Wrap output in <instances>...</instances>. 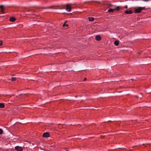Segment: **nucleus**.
Instances as JSON below:
<instances>
[{"label": "nucleus", "instance_id": "nucleus-7", "mask_svg": "<svg viewBox=\"0 0 151 151\" xmlns=\"http://www.w3.org/2000/svg\"><path fill=\"white\" fill-rule=\"evenodd\" d=\"M125 12L127 14H130L133 13V12L130 10H126Z\"/></svg>", "mask_w": 151, "mask_h": 151}, {"label": "nucleus", "instance_id": "nucleus-14", "mask_svg": "<svg viewBox=\"0 0 151 151\" xmlns=\"http://www.w3.org/2000/svg\"><path fill=\"white\" fill-rule=\"evenodd\" d=\"M4 105L3 103H0V108H3L4 107Z\"/></svg>", "mask_w": 151, "mask_h": 151}, {"label": "nucleus", "instance_id": "nucleus-3", "mask_svg": "<svg viewBox=\"0 0 151 151\" xmlns=\"http://www.w3.org/2000/svg\"><path fill=\"white\" fill-rule=\"evenodd\" d=\"M15 149L17 151H22L23 150V148L19 146H16Z\"/></svg>", "mask_w": 151, "mask_h": 151}, {"label": "nucleus", "instance_id": "nucleus-2", "mask_svg": "<svg viewBox=\"0 0 151 151\" xmlns=\"http://www.w3.org/2000/svg\"><path fill=\"white\" fill-rule=\"evenodd\" d=\"M72 7L71 4H68L67 5L66 9L67 11L70 12L71 11Z\"/></svg>", "mask_w": 151, "mask_h": 151}, {"label": "nucleus", "instance_id": "nucleus-6", "mask_svg": "<svg viewBox=\"0 0 151 151\" xmlns=\"http://www.w3.org/2000/svg\"><path fill=\"white\" fill-rule=\"evenodd\" d=\"M96 39L98 41H99L101 39V37L100 35H98L96 37Z\"/></svg>", "mask_w": 151, "mask_h": 151}, {"label": "nucleus", "instance_id": "nucleus-10", "mask_svg": "<svg viewBox=\"0 0 151 151\" xmlns=\"http://www.w3.org/2000/svg\"><path fill=\"white\" fill-rule=\"evenodd\" d=\"M121 8H122L121 7H120V6H115V10H116L117 11H119Z\"/></svg>", "mask_w": 151, "mask_h": 151}, {"label": "nucleus", "instance_id": "nucleus-1", "mask_svg": "<svg viewBox=\"0 0 151 151\" xmlns=\"http://www.w3.org/2000/svg\"><path fill=\"white\" fill-rule=\"evenodd\" d=\"M146 8L145 7H137L135 8L134 12L135 13H140L141 11L143 10H145Z\"/></svg>", "mask_w": 151, "mask_h": 151}, {"label": "nucleus", "instance_id": "nucleus-12", "mask_svg": "<svg viewBox=\"0 0 151 151\" xmlns=\"http://www.w3.org/2000/svg\"><path fill=\"white\" fill-rule=\"evenodd\" d=\"M114 44L116 46L118 45L119 44V42L118 41H115L114 42Z\"/></svg>", "mask_w": 151, "mask_h": 151}, {"label": "nucleus", "instance_id": "nucleus-9", "mask_svg": "<svg viewBox=\"0 0 151 151\" xmlns=\"http://www.w3.org/2000/svg\"><path fill=\"white\" fill-rule=\"evenodd\" d=\"M4 6L3 5H0V8L1 9V13L3 14L4 13V10L3 9Z\"/></svg>", "mask_w": 151, "mask_h": 151}, {"label": "nucleus", "instance_id": "nucleus-11", "mask_svg": "<svg viewBox=\"0 0 151 151\" xmlns=\"http://www.w3.org/2000/svg\"><path fill=\"white\" fill-rule=\"evenodd\" d=\"M15 20V19L14 17H12L10 19V21L12 22H14Z\"/></svg>", "mask_w": 151, "mask_h": 151}, {"label": "nucleus", "instance_id": "nucleus-13", "mask_svg": "<svg viewBox=\"0 0 151 151\" xmlns=\"http://www.w3.org/2000/svg\"><path fill=\"white\" fill-rule=\"evenodd\" d=\"M88 20L92 22L94 21V18L93 17H89Z\"/></svg>", "mask_w": 151, "mask_h": 151}, {"label": "nucleus", "instance_id": "nucleus-22", "mask_svg": "<svg viewBox=\"0 0 151 151\" xmlns=\"http://www.w3.org/2000/svg\"><path fill=\"white\" fill-rule=\"evenodd\" d=\"M66 151H68V148H66Z\"/></svg>", "mask_w": 151, "mask_h": 151}, {"label": "nucleus", "instance_id": "nucleus-17", "mask_svg": "<svg viewBox=\"0 0 151 151\" xmlns=\"http://www.w3.org/2000/svg\"><path fill=\"white\" fill-rule=\"evenodd\" d=\"M3 132V130L1 129H0V134H2Z\"/></svg>", "mask_w": 151, "mask_h": 151}, {"label": "nucleus", "instance_id": "nucleus-4", "mask_svg": "<svg viewBox=\"0 0 151 151\" xmlns=\"http://www.w3.org/2000/svg\"><path fill=\"white\" fill-rule=\"evenodd\" d=\"M107 4L108 6V8L114 9L115 8V6L112 5L109 3H107Z\"/></svg>", "mask_w": 151, "mask_h": 151}, {"label": "nucleus", "instance_id": "nucleus-20", "mask_svg": "<svg viewBox=\"0 0 151 151\" xmlns=\"http://www.w3.org/2000/svg\"><path fill=\"white\" fill-rule=\"evenodd\" d=\"M86 78H85L84 79L83 81H86Z\"/></svg>", "mask_w": 151, "mask_h": 151}, {"label": "nucleus", "instance_id": "nucleus-25", "mask_svg": "<svg viewBox=\"0 0 151 151\" xmlns=\"http://www.w3.org/2000/svg\"><path fill=\"white\" fill-rule=\"evenodd\" d=\"M49 8H51V7H49Z\"/></svg>", "mask_w": 151, "mask_h": 151}, {"label": "nucleus", "instance_id": "nucleus-5", "mask_svg": "<svg viewBox=\"0 0 151 151\" xmlns=\"http://www.w3.org/2000/svg\"><path fill=\"white\" fill-rule=\"evenodd\" d=\"M43 137L47 138L50 137L49 134L48 132L44 133L43 135Z\"/></svg>", "mask_w": 151, "mask_h": 151}, {"label": "nucleus", "instance_id": "nucleus-15", "mask_svg": "<svg viewBox=\"0 0 151 151\" xmlns=\"http://www.w3.org/2000/svg\"><path fill=\"white\" fill-rule=\"evenodd\" d=\"M67 23V22H64V23L63 24V27H64L65 26H66L67 27H68V24H66V23Z\"/></svg>", "mask_w": 151, "mask_h": 151}, {"label": "nucleus", "instance_id": "nucleus-8", "mask_svg": "<svg viewBox=\"0 0 151 151\" xmlns=\"http://www.w3.org/2000/svg\"><path fill=\"white\" fill-rule=\"evenodd\" d=\"M115 10V9L110 8L108 10L109 12H113Z\"/></svg>", "mask_w": 151, "mask_h": 151}, {"label": "nucleus", "instance_id": "nucleus-24", "mask_svg": "<svg viewBox=\"0 0 151 151\" xmlns=\"http://www.w3.org/2000/svg\"><path fill=\"white\" fill-rule=\"evenodd\" d=\"M140 52H138V54H140Z\"/></svg>", "mask_w": 151, "mask_h": 151}, {"label": "nucleus", "instance_id": "nucleus-19", "mask_svg": "<svg viewBox=\"0 0 151 151\" xmlns=\"http://www.w3.org/2000/svg\"><path fill=\"white\" fill-rule=\"evenodd\" d=\"M124 7H125V8H126V9H127V8H128V7H127V6H124Z\"/></svg>", "mask_w": 151, "mask_h": 151}, {"label": "nucleus", "instance_id": "nucleus-23", "mask_svg": "<svg viewBox=\"0 0 151 151\" xmlns=\"http://www.w3.org/2000/svg\"><path fill=\"white\" fill-rule=\"evenodd\" d=\"M133 80V79H131V81H132V80Z\"/></svg>", "mask_w": 151, "mask_h": 151}, {"label": "nucleus", "instance_id": "nucleus-21", "mask_svg": "<svg viewBox=\"0 0 151 151\" xmlns=\"http://www.w3.org/2000/svg\"><path fill=\"white\" fill-rule=\"evenodd\" d=\"M143 0L145 1H148V0Z\"/></svg>", "mask_w": 151, "mask_h": 151}, {"label": "nucleus", "instance_id": "nucleus-18", "mask_svg": "<svg viewBox=\"0 0 151 151\" xmlns=\"http://www.w3.org/2000/svg\"><path fill=\"white\" fill-rule=\"evenodd\" d=\"M2 42L1 41H0V45H2Z\"/></svg>", "mask_w": 151, "mask_h": 151}, {"label": "nucleus", "instance_id": "nucleus-16", "mask_svg": "<svg viewBox=\"0 0 151 151\" xmlns=\"http://www.w3.org/2000/svg\"><path fill=\"white\" fill-rule=\"evenodd\" d=\"M16 77H12V81H14L16 80Z\"/></svg>", "mask_w": 151, "mask_h": 151}]
</instances>
